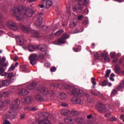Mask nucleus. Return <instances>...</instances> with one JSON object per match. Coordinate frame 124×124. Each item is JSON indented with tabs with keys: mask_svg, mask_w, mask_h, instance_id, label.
<instances>
[{
	"mask_svg": "<svg viewBox=\"0 0 124 124\" xmlns=\"http://www.w3.org/2000/svg\"><path fill=\"white\" fill-rule=\"evenodd\" d=\"M108 53L107 52H106L105 51H104L101 53V56L103 58H104V57H106V56H108Z\"/></svg>",
	"mask_w": 124,
	"mask_h": 124,
	"instance_id": "41",
	"label": "nucleus"
},
{
	"mask_svg": "<svg viewBox=\"0 0 124 124\" xmlns=\"http://www.w3.org/2000/svg\"><path fill=\"white\" fill-rule=\"evenodd\" d=\"M94 56L96 58V59H97L98 60L99 59V54H98L97 52H95L94 54Z\"/></svg>",
	"mask_w": 124,
	"mask_h": 124,
	"instance_id": "47",
	"label": "nucleus"
},
{
	"mask_svg": "<svg viewBox=\"0 0 124 124\" xmlns=\"http://www.w3.org/2000/svg\"><path fill=\"white\" fill-rule=\"evenodd\" d=\"M93 115L92 114L87 116V119H92Z\"/></svg>",
	"mask_w": 124,
	"mask_h": 124,
	"instance_id": "57",
	"label": "nucleus"
},
{
	"mask_svg": "<svg viewBox=\"0 0 124 124\" xmlns=\"http://www.w3.org/2000/svg\"><path fill=\"white\" fill-rule=\"evenodd\" d=\"M2 96H4V97H7L8 95H9V92L8 91H5L2 93Z\"/></svg>",
	"mask_w": 124,
	"mask_h": 124,
	"instance_id": "34",
	"label": "nucleus"
},
{
	"mask_svg": "<svg viewBox=\"0 0 124 124\" xmlns=\"http://www.w3.org/2000/svg\"><path fill=\"white\" fill-rule=\"evenodd\" d=\"M61 106H63V107H66V106H67V104L65 103H62Z\"/></svg>",
	"mask_w": 124,
	"mask_h": 124,
	"instance_id": "54",
	"label": "nucleus"
},
{
	"mask_svg": "<svg viewBox=\"0 0 124 124\" xmlns=\"http://www.w3.org/2000/svg\"><path fill=\"white\" fill-rule=\"evenodd\" d=\"M2 20V15H0V23H1Z\"/></svg>",
	"mask_w": 124,
	"mask_h": 124,
	"instance_id": "61",
	"label": "nucleus"
},
{
	"mask_svg": "<svg viewBox=\"0 0 124 124\" xmlns=\"http://www.w3.org/2000/svg\"><path fill=\"white\" fill-rule=\"evenodd\" d=\"M68 90H69V91H72L69 92V93H70V94H72V95H75L76 96H77V95H79L80 93H81V91H80L79 89H76L72 87H68Z\"/></svg>",
	"mask_w": 124,
	"mask_h": 124,
	"instance_id": "4",
	"label": "nucleus"
},
{
	"mask_svg": "<svg viewBox=\"0 0 124 124\" xmlns=\"http://www.w3.org/2000/svg\"><path fill=\"white\" fill-rule=\"evenodd\" d=\"M11 12L18 21L28 19V18L31 17L33 14H34L33 10L29 8H27L25 6L14 7Z\"/></svg>",
	"mask_w": 124,
	"mask_h": 124,
	"instance_id": "1",
	"label": "nucleus"
},
{
	"mask_svg": "<svg viewBox=\"0 0 124 124\" xmlns=\"http://www.w3.org/2000/svg\"><path fill=\"white\" fill-rule=\"evenodd\" d=\"M109 79L110 81H112V82H114V81H115V79H114V78H109Z\"/></svg>",
	"mask_w": 124,
	"mask_h": 124,
	"instance_id": "58",
	"label": "nucleus"
},
{
	"mask_svg": "<svg viewBox=\"0 0 124 124\" xmlns=\"http://www.w3.org/2000/svg\"><path fill=\"white\" fill-rule=\"evenodd\" d=\"M3 107V102L1 101H0V108H1Z\"/></svg>",
	"mask_w": 124,
	"mask_h": 124,
	"instance_id": "55",
	"label": "nucleus"
},
{
	"mask_svg": "<svg viewBox=\"0 0 124 124\" xmlns=\"http://www.w3.org/2000/svg\"><path fill=\"white\" fill-rule=\"evenodd\" d=\"M17 93L19 95H27L30 93V92L25 89H21L18 91Z\"/></svg>",
	"mask_w": 124,
	"mask_h": 124,
	"instance_id": "10",
	"label": "nucleus"
},
{
	"mask_svg": "<svg viewBox=\"0 0 124 124\" xmlns=\"http://www.w3.org/2000/svg\"><path fill=\"white\" fill-rule=\"evenodd\" d=\"M107 85V81L104 80L102 83V86L103 87H105V86H106Z\"/></svg>",
	"mask_w": 124,
	"mask_h": 124,
	"instance_id": "50",
	"label": "nucleus"
},
{
	"mask_svg": "<svg viewBox=\"0 0 124 124\" xmlns=\"http://www.w3.org/2000/svg\"><path fill=\"white\" fill-rule=\"evenodd\" d=\"M45 5V4L42 3V4H40V5H38V7H40V8H44Z\"/></svg>",
	"mask_w": 124,
	"mask_h": 124,
	"instance_id": "53",
	"label": "nucleus"
},
{
	"mask_svg": "<svg viewBox=\"0 0 124 124\" xmlns=\"http://www.w3.org/2000/svg\"><path fill=\"white\" fill-rule=\"evenodd\" d=\"M120 66H119L118 65H116L115 66V72H116V73H117V74H120Z\"/></svg>",
	"mask_w": 124,
	"mask_h": 124,
	"instance_id": "31",
	"label": "nucleus"
},
{
	"mask_svg": "<svg viewBox=\"0 0 124 124\" xmlns=\"http://www.w3.org/2000/svg\"><path fill=\"white\" fill-rule=\"evenodd\" d=\"M21 119H24L25 118V114H21L20 115Z\"/></svg>",
	"mask_w": 124,
	"mask_h": 124,
	"instance_id": "62",
	"label": "nucleus"
},
{
	"mask_svg": "<svg viewBox=\"0 0 124 124\" xmlns=\"http://www.w3.org/2000/svg\"><path fill=\"white\" fill-rule=\"evenodd\" d=\"M34 87H35V83H32L27 86V89H28V90H33Z\"/></svg>",
	"mask_w": 124,
	"mask_h": 124,
	"instance_id": "26",
	"label": "nucleus"
},
{
	"mask_svg": "<svg viewBox=\"0 0 124 124\" xmlns=\"http://www.w3.org/2000/svg\"><path fill=\"white\" fill-rule=\"evenodd\" d=\"M66 10H67V12H68V13H69V14H70V13H71L70 6L69 5H68V6H66Z\"/></svg>",
	"mask_w": 124,
	"mask_h": 124,
	"instance_id": "44",
	"label": "nucleus"
},
{
	"mask_svg": "<svg viewBox=\"0 0 124 124\" xmlns=\"http://www.w3.org/2000/svg\"><path fill=\"white\" fill-rule=\"evenodd\" d=\"M118 93V91H117L116 89H113L111 93V96H114L115 94H117Z\"/></svg>",
	"mask_w": 124,
	"mask_h": 124,
	"instance_id": "33",
	"label": "nucleus"
},
{
	"mask_svg": "<svg viewBox=\"0 0 124 124\" xmlns=\"http://www.w3.org/2000/svg\"><path fill=\"white\" fill-rule=\"evenodd\" d=\"M76 26H77V23H76V22L72 21L70 23L69 28H71V29H74Z\"/></svg>",
	"mask_w": 124,
	"mask_h": 124,
	"instance_id": "27",
	"label": "nucleus"
},
{
	"mask_svg": "<svg viewBox=\"0 0 124 124\" xmlns=\"http://www.w3.org/2000/svg\"><path fill=\"white\" fill-rule=\"evenodd\" d=\"M15 69V66L14 65L12 64L11 67L9 69V71H12V70H14Z\"/></svg>",
	"mask_w": 124,
	"mask_h": 124,
	"instance_id": "43",
	"label": "nucleus"
},
{
	"mask_svg": "<svg viewBox=\"0 0 124 124\" xmlns=\"http://www.w3.org/2000/svg\"><path fill=\"white\" fill-rule=\"evenodd\" d=\"M36 49V46L33 45H31L28 46V50L30 52H33L35 51Z\"/></svg>",
	"mask_w": 124,
	"mask_h": 124,
	"instance_id": "21",
	"label": "nucleus"
},
{
	"mask_svg": "<svg viewBox=\"0 0 124 124\" xmlns=\"http://www.w3.org/2000/svg\"><path fill=\"white\" fill-rule=\"evenodd\" d=\"M111 116V113H107L105 115V117L106 118H108L109 117H110Z\"/></svg>",
	"mask_w": 124,
	"mask_h": 124,
	"instance_id": "52",
	"label": "nucleus"
},
{
	"mask_svg": "<svg viewBox=\"0 0 124 124\" xmlns=\"http://www.w3.org/2000/svg\"><path fill=\"white\" fill-rule=\"evenodd\" d=\"M82 31H83V28L79 27L75 29L73 33H78L79 32H82Z\"/></svg>",
	"mask_w": 124,
	"mask_h": 124,
	"instance_id": "25",
	"label": "nucleus"
},
{
	"mask_svg": "<svg viewBox=\"0 0 124 124\" xmlns=\"http://www.w3.org/2000/svg\"><path fill=\"white\" fill-rule=\"evenodd\" d=\"M75 118L73 119L71 117H67L65 118V122L67 124H74Z\"/></svg>",
	"mask_w": 124,
	"mask_h": 124,
	"instance_id": "12",
	"label": "nucleus"
},
{
	"mask_svg": "<svg viewBox=\"0 0 124 124\" xmlns=\"http://www.w3.org/2000/svg\"><path fill=\"white\" fill-rule=\"evenodd\" d=\"M39 124H51V122L46 119L40 121L39 122Z\"/></svg>",
	"mask_w": 124,
	"mask_h": 124,
	"instance_id": "20",
	"label": "nucleus"
},
{
	"mask_svg": "<svg viewBox=\"0 0 124 124\" xmlns=\"http://www.w3.org/2000/svg\"><path fill=\"white\" fill-rule=\"evenodd\" d=\"M120 119H121V120H124V115L122 114L121 115Z\"/></svg>",
	"mask_w": 124,
	"mask_h": 124,
	"instance_id": "59",
	"label": "nucleus"
},
{
	"mask_svg": "<svg viewBox=\"0 0 124 124\" xmlns=\"http://www.w3.org/2000/svg\"><path fill=\"white\" fill-rule=\"evenodd\" d=\"M122 88H124L123 87L121 86V84H120L119 86H118L117 88H116V91H117V92H119V91H121V89H122Z\"/></svg>",
	"mask_w": 124,
	"mask_h": 124,
	"instance_id": "49",
	"label": "nucleus"
},
{
	"mask_svg": "<svg viewBox=\"0 0 124 124\" xmlns=\"http://www.w3.org/2000/svg\"><path fill=\"white\" fill-rule=\"evenodd\" d=\"M81 101H82V100H81V99L76 98V97L73 98L71 99V102L74 104H79L81 103Z\"/></svg>",
	"mask_w": 124,
	"mask_h": 124,
	"instance_id": "15",
	"label": "nucleus"
},
{
	"mask_svg": "<svg viewBox=\"0 0 124 124\" xmlns=\"http://www.w3.org/2000/svg\"><path fill=\"white\" fill-rule=\"evenodd\" d=\"M84 17V16L83 15H79L78 16V20H82Z\"/></svg>",
	"mask_w": 124,
	"mask_h": 124,
	"instance_id": "48",
	"label": "nucleus"
},
{
	"mask_svg": "<svg viewBox=\"0 0 124 124\" xmlns=\"http://www.w3.org/2000/svg\"><path fill=\"white\" fill-rule=\"evenodd\" d=\"M38 93H41L43 94H47L48 93V89L46 88H42L38 89Z\"/></svg>",
	"mask_w": 124,
	"mask_h": 124,
	"instance_id": "16",
	"label": "nucleus"
},
{
	"mask_svg": "<svg viewBox=\"0 0 124 124\" xmlns=\"http://www.w3.org/2000/svg\"><path fill=\"white\" fill-rule=\"evenodd\" d=\"M35 98L37 100H38V101H44V99H43V98H42V96H40V95H36L35 96Z\"/></svg>",
	"mask_w": 124,
	"mask_h": 124,
	"instance_id": "24",
	"label": "nucleus"
},
{
	"mask_svg": "<svg viewBox=\"0 0 124 124\" xmlns=\"http://www.w3.org/2000/svg\"><path fill=\"white\" fill-rule=\"evenodd\" d=\"M91 48L93 49L94 48V43H93L91 45Z\"/></svg>",
	"mask_w": 124,
	"mask_h": 124,
	"instance_id": "63",
	"label": "nucleus"
},
{
	"mask_svg": "<svg viewBox=\"0 0 124 124\" xmlns=\"http://www.w3.org/2000/svg\"><path fill=\"white\" fill-rule=\"evenodd\" d=\"M6 59L5 57H3L2 59L0 56V75L1 76H5V77H7L8 79H9L11 82H13L14 81V75L13 73H6L4 72V69L3 67H7L8 66V62H5Z\"/></svg>",
	"mask_w": 124,
	"mask_h": 124,
	"instance_id": "2",
	"label": "nucleus"
},
{
	"mask_svg": "<svg viewBox=\"0 0 124 124\" xmlns=\"http://www.w3.org/2000/svg\"><path fill=\"white\" fill-rule=\"evenodd\" d=\"M37 109H38V108L37 107H34V108H32L33 111H36V110H37Z\"/></svg>",
	"mask_w": 124,
	"mask_h": 124,
	"instance_id": "64",
	"label": "nucleus"
},
{
	"mask_svg": "<svg viewBox=\"0 0 124 124\" xmlns=\"http://www.w3.org/2000/svg\"><path fill=\"white\" fill-rule=\"evenodd\" d=\"M82 3L76 4L75 7L73 8V11L75 12L77 11V10H82L83 9V7L82 6Z\"/></svg>",
	"mask_w": 124,
	"mask_h": 124,
	"instance_id": "14",
	"label": "nucleus"
},
{
	"mask_svg": "<svg viewBox=\"0 0 124 124\" xmlns=\"http://www.w3.org/2000/svg\"><path fill=\"white\" fill-rule=\"evenodd\" d=\"M3 124H10V122L7 120H4L3 122Z\"/></svg>",
	"mask_w": 124,
	"mask_h": 124,
	"instance_id": "51",
	"label": "nucleus"
},
{
	"mask_svg": "<svg viewBox=\"0 0 124 124\" xmlns=\"http://www.w3.org/2000/svg\"><path fill=\"white\" fill-rule=\"evenodd\" d=\"M39 58H40V59H41L42 60V59H44V55H40Z\"/></svg>",
	"mask_w": 124,
	"mask_h": 124,
	"instance_id": "60",
	"label": "nucleus"
},
{
	"mask_svg": "<svg viewBox=\"0 0 124 124\" xmlns=\"http://www.w3.org/2000/svg\"><path fill=\"white\" fill-rule=\"evenodd\" d=\"M58 41L60 42V43H62V44H64L65 42H66V41L62 38V36L61 38L58 39Z\"/></svg>",
	"mask_w": 124,
	"mask_h": 124,
	"instance_id": "29",
	"label": "nucleus"
},
{
	"mask_svg": "<svg viewBox=\"0 0 124 124\" xmlns=\"http://www.w3.org/2000/svg\"><path fill=\"white\" fill-rule=\"evenodd\" d=\"M115 105H116V106H117V107H119V106H120V102L118 101H116Z\"/></svg>",
	"mask_w": 124,
	"mask_h": 124,
	"instance_id": "56",
	"label": "nucleus"
},
{
	"mask_svg": "<svg viewBox=\"0 0 124 124\" xmlns=\"http://www.w3.org/2000/svg\"><path fill=\"white\" fill-rule=\"evenodd\" d=\"M75 122H76L77 124H82L83 123H84V119L81 117L75 118L74 123Z\"/></svg>",
	"mask_w": 124,
	"mask_h": 124,
	"instance_id": "18",
	"label": "nucleus"
},
{
	"mask_svg": "<svg viewBox=\"0 0 124 124\" xmlns=\"http://www.w3.org/2000/svg\"><path fill=\"white\" fill-rule=\"evenodd\" d=\"M110 108V107L109 106V105H106L98 107V110L100 113H105L106 112H107V111H109Z\"/></svg>",
	"mask_w": 124,
	"mask_h": 124,
	"instance_id": "5",
	"label": "nucleus"
},
{
	"mask_svg": "<svg viewBox=\"0 0 124 124\" xmlns=\"http://www.w3.org/2000/svg\"><path fill=\"white\" fill-rule=\"evenodd\" d=\"M57 70V68L56 67H53L50 68L51 72H55Z\"/></svg>",
	"mask_w": 124,
	"mask_h": 124,
	"instance_id": "46",
	"label": "nucleus"
},
{
	"mask_svg": "<svg viewBox=\"0 0 124 124\" xmlns=\"http://www.w3.org/2000/svg\"><path fill=\"white\" fill-rule=\"evenodd\" d=\"M91 93L93 95H98V96H102L103 94L100 92H97V93H95L94 91L93 90H91Z\"/></svg>",
	"mask_w": 124,
	"mask_h": 124,
	"instance_id": "23",
	"label": "nucleus"
},
{
	"mask_svg": "<svg viewBox=\"0 0 124 124\" xmlns=\"http://www.w3.org/2000/svg\"><path fill=\"white\" fill-rule=\"evenodd\" d=\"M60 97L61 99H64V98H66V97H67V95L65 94L64 93H62L61 94Z\"/></svg>",
	"mask_w": 124,
	"mask_h": 124,
	"instance_id": "38",
	"label": "nucleus"
},
{
	"mask_svg": "<svg viewBox=\"0 0 124 124\" xmlns=\"http://www.w3.org/2000/svg\"><path fill=\"white\" fill-rule=\"evenodd\" d=\"M92 80V83L93 86H92V89H95V85H96V82H95V78H91Z\"/></svg>",
	"mask_w": 124,
	"mask_h": 124,
	"instance_id": "28",
	"label": "nucleus"
},
{
	"mask_svg": "<svg viewBox=\"0 0 124 124\" xmlns=\"http://www.w3.org/2000/svg\"><path fill=\"white\" fill-rule=\"evenodd\" d=\"M109 122H117V118L112 116L108 119Z\"/></svg>",
	"mask_w": 124,
	"mask_h": 124,
	"instance_id": "30",
	"label": "nucleus"
},
{
	"mask_svg": "<svg viewBox=\"0 0 124 124\" xmlns=\"http://www.w3.org/2000/svg\"><path fill=\"white\" fill-rule=\"evenodd\" d=\"M62 38H64V39L65 40V39H68V38H69L70 36L69 35L64 33L62 36Z\"/></svg>",
	"mask_w": 124,
	"mask_h": 124,
	"instance_id": "37",
	"label": "nucleus"
},
{
	"mask_svg": "<svg viewBox=\"0 0 124 124\" xmlns=\"http://www.w3.org/2000/svg\"><path fill=\"white\" fill-rule=\"evenodd\" d=\"M110 73H111V70H107L106 72V74L105 75V77L106 78H107L109 77V75H110Z\"/></svg>",
	"mask_w": 124,
	"mask_h": 124,
	"instance_id": "36",
	"label": "nucleus"
},
{
	"mask_svg": "<svg viewBox=\"0 0 124 124\" xmlns=\"http://www.w3.org/2000/svg\"><path fill=\"white\" fill-rule=\"evenodd\" d=\"M19 105H20V100L17 99L14 100L10 106L8 116L12 120L15 118V112L14 111L19 108Z\"/></svg>",
	"mask_w": 124,
	"mask_h": 124,
	"instance_id": "3",
	"label": "nucleus"
},
{
	"mask_svg": "<svg viewBox=\"0 0 124 124\" xmlns=\"http://www.w3.org/2000/svg\"><path fill=\"white\" fill-rule=\"evenodd\" d=\"M43 20V18L42 17H39L37 20H36L35 24L38 27H40L41 26V24H42V20Z\"/></svg>",
	"mask_w": 124,
	"mask_h": 124,
	"instance_id": "17",
	"label": "nucleus"
},
{
	"mask_svg": "<svg viewBox=\"0 0 124 124\" xmlns=\"http://www.w3.org/2000/svg\"><path fill=\"white\" fill-rule=\"evenodd\" d=\"M21 28L22 30L23 31H25V32H31V33H34L35 34H38V32H37L35 31L31 30V28H28L25 26L22 25L21 26Z\"/></svg>",
	"mask_w": 124,
	"mask_h": 124,
	"instance_id": "8",
	"label": "nucleus"
},
{
	"mask_svg": "<svg viewBox=\"0 0 124 124\" xmlns=\"http://www.w3.org/2000/svg\"><path fill=\"white\" fill-rule=\"evenodd\" d=\"M77 1H78L80 3H81L82 5H85L89 2V0H76Z\"/></svg>",
	"mask_w": 124,
	"mask_h": 124,
	"instance_id": "22",
	"label": "nucleus"
},
{
	"mask_svg": "<svg viewBox=\"0 0 124 124\" xmlns=\"http://www.w3.org/2000/svg\"><path fill=\"white\" fill-rule=\"evenodd\" d=\"M71 113L74 116H76V117H78V116L80 115V113H79V112L76 111L75 110H72Z\"/></svg>",
	"mask_w": 124,
	"mask_h": 124,
	"instance_id": "32",
	"label": "nucleus"
},
{
	"mask_svg": "<svg viewBox=\"0 0 124 124\" xmlns=\"http://www.w3.org/2000/svg\"><path fill=\"white\" fill-rule=\"evenodd\" d=\"M105 61H106L107 62H110V58H109V56H108V55L106 56H105L104 57Z\"/></svg>",
	"mask_w": 124,
	"mask_h": 124,
	"instance_id": "42",
	"label": "nucleus"
},
{
	"mask_svg": "<svg viewBox=\"0 0 124 124\" xmlns=\"http://www.w3.org/2000/svg\"><path fill=\"white\" fill-rule=\"evenodd\" d=\"M1 85L2 87H8L10 85V81L8 79H4L2 80Z\"/></svg>",
	"mask_w": 124,
	"mask_h": 124,
	"instance_id": "13",
	"label": "nucleus"
},
{
	"mask_svg": "<svg viewBox=\"0 0 124 124\" xmlns=\"http://www.w3.org/2000/svg\"><path fill=\"white\" fill-rule=\"evenodd\" d=\"M42 3L45 4L46 8H49L53 4V1L52 0H43Z\"/></svg>",
	"mask_w": 124,
	"mask_h": 124,
	"instance_id": "9",
	"label": "nucleus"
},
{
	"mask_svg": "<svg viewBox=\"0 0 124 124\" xmlns=\"http://www.w3.org/2000/svg\"><path fill=\"white\" fill-rule=\"evenodd\" d=\"M30 63L32 65H34L36 63V59L37 58V55L36 54H31L29 57Z\"/></svg>",
	"mask_w": 124,
	"mask_h": 124,
	"instance_id": "6",
	"label": "nucleus"
},
{
	"mask_svg": "<svg viewBox=\"0 0 124 124\" xmlns=\"http://www.w3.org/2000/svg\"><path fill=\"white\" fill-rule=\"evenodd\" d=\"M7 27L11 29V30H13V31H16L17 29H18V27L15 23L12 22V21H9L7 22L6 24Z\"/></svg>",
	"mask_w": 124,
	"mask_h": 124,
	"instance_id": "7",
	"label": "nucleus"
},
{
	"mask_svg": "<svg viewBox=\"0 0 124 124\" xmlns=\"http://www.w3.org/2000/svg\"><path fill=\"white\" fill-rule=\"evenodd\" d=\"M22 101L24 103H25V104H30V103L32 102V98L31 97H24L22 99Z\"/></svg>",
	"mask_w": 124,
	"mask_h": 124,
	"instance_id": "11",
	"label": "nucleus"
},
{
	"mask_svg": "<svg viewBox=\"0 0 124 124\" xmlns=\"http://www.w3.org/2000/svg\"><path fill=\"white\" fill-rule=\"evenodd\" d=\"M62 32H63V31L62 30H59L57 31V32L55 33V35L56 36H59L61 34V33H62Z\"/></svg>",
	"mask_w": 124,
	"mask_h": 124,
	"instance_id": "39",
	"label": "nucleus"
},
{
	"mask_svg": "<svg viewBox=\"0 0 124 124\" xmlns=\"http://www.w3.org/2000/svg\"><path fill=\"white\" fill-rule=\"evenodd\" d=\"M43 46L44 47H43ZM47 49V46L46 45H44V46H43L42 47H40V51H41L42 52H44L45 51H46V49Z\"/></svg>",
	"mask_w": 124,
	"mask_h": 124,
	"instance_id": "35",
	"label": "nucleus"
},
{
	"mask_svg": "<svg viewBox=\"0 0 124 124\" xmlns=\"http://www.w3.org/2000/svg\"><path fill=\"white\" fill-rule=\"evenodd\" d=\"M61 113L62 115H64V116H67V115L70 114V111L68 109H63L61 110Z\"/></svg>",
	"mask_w": 124,
	"mask_h": 124,
	"instance_id": "19",
	"label": "nucleus"
},
{
	"mask_svg": "<svg viewBox=\"0 0 124 124\" xmlns=\"http://www.w3.org/2000/svg\"><path fill=\"white\" fill-rule=\"evenodd\" d=\"M45 65L46 66V67H49L50 64V62H49L48 61H46L45 63Z\"/></svg>",
	"mask_w": 124,
	"mask_h": 124,
	"instance_id": "45",
	"label": "nucleus"
},
{
	"mask_svg": "<svg viewBox=\"0 0 124 124\" xmlns=\"http://www.w3.org/2000/svg\"><path fill=\"white\" fill-rule=\"evenodd\" d=\"M110 57L111 59H115L116 58V53L114 52L110 53Z\"/></svg>",
	"mask_w": 124,
	"mask_h": 124,
	"instance_id": "40",
	"label": "nucleus"
}]
</instances>
